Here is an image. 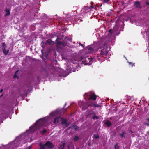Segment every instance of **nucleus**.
<instances>
[{
  "mask_svg": "<svg viewBox=\"0 0 149 149\" xmlns=\"http://www.w3.org/2000/svg\"><path fill=\"white\" fill-rule=\"evenodd\" d=\"M115 43L114 40L106 37L94 44L88 46L87 49L89 52L93 54L96 52L94 57L95 60L97 59L100 61L103 56L106 55L110 50V46H113Z\"/></svg>",
  "mask_w": 149,
  "mask_h": 149,
  "instance_id": "nucleus-1",
  "label": "nucleus"
},
{
  "mask_svg": "<svg viewBox=\"0 0 149 149\" xmlns=\"http://www.w3.org/2000/svg\"><path fill=\"white\" fill-rule=\"evenodd\" d=\"M49 117V116H47L46 117L39 119L36 121L33 126L30 127L29 130L17 137L12 142L9 143L6 146H0V149H11L14 147L22 146V144L21 143L22 140L26 138H28L29 134H32L37 130L39 128V126H44V124L48 121Z\"/></svg>",
  "mask_w": 149,
  "mask_h": 149,
  "instance_id": "nucleus-2",
  "label": "nucleus"
},
{
  "mask_svg": "<svg viewBox=\"0 0 149 149\" xmlns=\"http://www.w3.org/2000/svg\"><path fill=\"white\" fill-rule=\"evenodd\" d=\"M84 97L85 100L79 101L78 102L79 105L80 107H82L83 110H84L87 109L89 105L91 106H94L95 107H99V105L90 103L91 100L93 101L96 100L97 96L95 94H90V93H86L84 95Z\"/></svg>",
  "mask_w": 149,
  "mask_h": 149,
  "instance_id": "nucleus-3",
  "label": "nucleus"
},
{
  "mask_svg": "<svg viewBox=\"0 0 149 149\" xmlns=\"http://www.w3.org/2000/svg\"><path fill=\"white\" fill-rule=\"evenodd\" d=\"M66 104L67 103H66L62 109H58L56 110L52 111L50 113V115L52 117H54L59 115L63 111H66L67 108H66L65 109H64L65 107L66 106Z\"/></svg>",
  "mask_w": 149,
  "mask_h": 149,
  "instance_id": "nucleus-4",
  "label": "nucleus"
},
{
  "mask_svg": "<svg viewBox=\"0 0 149 149\" xmlns=\"http://www.w3.org/2000/svg\"><path fill=\"white\" fill-rule=\"evenodd\" d=\"M90 4L91 5L89 6H84L83 7L82 9L81 10V13L83 15V14H85L88 13L91 11L92 9L94 8V6L93 5V3L92 2H90Z\"/></svg>",
  "mask_w": 149,
  "mask_h": 149,
  "instance_id": "nucleus-5",
  "label": "nucleus"
},
{
  "mask_svg": "<svg viewBox=\"0 0 149 149\" xmlns=\"http://www.w3.org/2000/svg\"><path fill=\"white\" fill-rule=\"evenodd\" d=\"M96 60L95 59V58H94V60L92 58H86L83 61L82 64L85 65H89L92 64L93 61H96Z\"/></svg>",
  "mask_w": 149,
  "mask_h": 149,
  "instance_id": "nucleus-6",
  "label": "nucleus"
},
{
  "mask_svg": "<svg viewBox=\"0 0 149 149\" xmlns=\"http://www.w3.org/2000/svg\"><path fill=\"white\" fill-rule=\"evenodd\" d=\"M66 70L68 73L65 75H59V77H65L68 75L69 73H71V71L72 70L73 72H75L76 71V69L75 68H73L72 69L71 67H70L69 66H67L66 68Z\"/></svg>",
  "mask_w": 149,
  "mask_h": 149,
  "instance_id": "nucleus-7",
  "label": "nucleus"
},
{
  "mask_svg": "<svg viewBox=\"0 0 149 149\" xmlns=\"http://www.w3.org/2000/svg\"><path fill=\"white\" fill-rule=\"evenodd\" d=\"M45 146L47 149H52L54 147L52 143L50 141H47L45 144Z\"/></svg>",
  "mask_w": 149,
  "mask_h": 149,
  "instance_id": "nucleus-8",
  "label": "nucleus"
},
{
  "mask_svg": "<svg viewBox=\"0 0 149 149\" xmlns=\"http://www.w3.org/2000/svg\"><path fill=\"white\" fill-rule=\"evenodd\" d=\"M117 30L118 31H119V29L118 28L117 26L115 25L113 27L112 30L111 29L109 30V31L110 33H111V31H112L113 33H114V34L115 35H116L119 34L118 33H117L116 32V31Z\"/></svg>",
  "mask_w": 149,
  "mask_h": 149,
  "instance_id": "nucleus-9",
  "label": "nucleus"
},
{
  "mask_svg": "<svg viewBox=\"0 0 149 149\" xmlns=\"http://www.w3.org/2000/svg\"><path fill=\"white\" fill-rule=\"evenodd\" d=\"M62 117H58L55 118L53 120V123L54 124L59 123L62 120Z\"/></svg>",
  "mask_w": 149,
  "mask_h": 149,
  "instance_id": "nucleus-10",
  "label": "nucleus"
},
{
  "mask_svg": "<svg viewBox=\"0 0 149 149\" xmlns=\"http://www.w3.org/2000/svg\"><path fill=\"white\" fill-rule=\"evenodd\" d=\"M61 123L64 128L67 127L69 125V124L67 123L66 120L65 119H63L62 120Z\"/></svg>",
  "mask_w": 149,
  "mask_h": 149,
  "instance_id": "nucleus-11",
  "label": "nucleus"
},
{
  "mask_svg": "<svg viewBox=\"0 0 149 149\" xmlns=\"http://www.w3.org/2000/svg\"><path fill=\"white\" fill-rule=\"evenodd\" d=\"M2 50L3 53L5 55H7L9 52V50L8 49L6 51L5 47L2 48Z\"/></svg>",
  "mask_w": 149,
  "mask_h": 149,
  "instance_id": "nucleus-12",
  "label": "nucleus"
},
{
  "mask_svg": "<svg viewBox=\"0 0 149 149\" xmlns=\"http://www.w3.org/2000/svg\"><path fill=\"white\" fill-rule=\"evenodd\" d=\"M39 146L40 147V149H45L46 146H45V144H43L42 142H40L39 143Z\"/></svg>",
  "mask_w": 149,
  "mask_h": 149,
  "instance_id": "nucleus-13",
  "label": "nucleus"
},
{
  "mask_svg": "<svg viewBox=\"0 0 149 149\" xmlns=\"http://www.w3.org/2000/svg\"><path fill=\"white\" fill-rule=\"evenodd\" d=\"M105 124L107 127H109L111 125V123L109 121L107 120L105 122Z\"/></svg>",
  "mask_w": 149,
  "mask_h": 149,
  "instance_id": "nucleus-14",
  "label": "nucleus"
},
{
  "mask_svg": "<svg viewBox=\"0 0 149 149\" xmlns=\"http://www.w3.org/2000/svg\"><path fill=\"white\" fill-rule=\"evenodd\" d=\"M134 5L136 7L139 8L140 6V3L139 1H135Z\"/></svg>",
  "mask_w": 149,
  "mask_h": 149,
  "instance_id": "nucleus-15",
  "label": "nucleus"
},
{
  "mask_svg": "<svg viewBox=\"0 0 149 149\" xmlns=\"http://www.w3.org/2000/svg\"><path fill=\"white\" fill-rule=\"evenodd\" d=\"M80 139V137L77 136H75L73 138V139L75 142L77 141Z\"/></svg>",
  "mask_w": 149,
  "mask_h": 149,
  "instance_id": "nucleus-16",
  "label": "nucleus"
},
{
  "mask_svg": "<svg viewBox=\"0 0 149 149\" xmlns=\"http://www.w3.org/2000/svg\"><path fill=\"white\" fill-rule=\"evenodd\" d=\"M5 11L6 13H6L5 14V16H8V15H10V10H8L7 9H6L5 10Z\"/></svg>",
  "mask_w": 149,
  "mask_h": 149,
  "instance_id": "nucleus-17",
  "label": "nucleus"
},
{
  "mask_svg": "<svg viewBox=\"0 0 149 149\" xmlns=\"http://www.w3.org/2000/svg\"><path fill=\"white\" fill-rule=\"evenodd\" d=\"M142 21H139L138 20L135 23V24L137 25V26H141L142 25V24H141V22Z\"/></svg>",
  "mask_w": 149,
  "mask_h": 149,
  "instance_id": "nucleus-18",
  "label": "nucleus"
},
{
  "mask_svg": "<svg viewBox=\"0 0 149 149\" xmlns=\"http://www.w3.org/2000/svg\"><path fill=\"white\" fill-rule=\"evenodd\" d=\"M58 39H59V38H57L56 40V41L57 42V43L60 45H63L64 44V42H57V40Z\"/></svg>",
  "mask_w": 149,
  "mask_h": 149,
  "instance_id": "nucleus-19",
  "label": "nucleus"
},
{
  "mask_svg": "<svg viewBox=\"0 0 149 149\" xmlns=\"http://www.w3.org/2000/svg\"><path fill=\"white\" fill-rule=\"evenodd\" d=\"M125 133L124 132H123L121 134H119V135L122 138L125 137Z\"/></svg>",
  "mask_w": 149,
  "mask_h": 149,
  "instance_id": "nucleus-20",
  "label": "nucleus"
},
{
  "mask_svg": "<svg viewBox=\"0 0 149 149\" xmlns=\"http://www.w3.org/2000/svg\"><path fill=\"white\" fill-rule=\"evenodd\" d=\"M92 118L93 120H95V119H99V117L95 115L93 116Z\"/></svg>",
  "mask_w": 149,
  "mask_h": 149,
  "instance_id": "nucleus-21",
  "label": "nucleus"
},
{
  "mask_svg": "<svg viewBox=\"0 0 149 149\" xmlns=\"http://www.w3.org/2000/svg\"><path fill=\"white\" fill-rule=\"evenodd\" d=\"M110 0H103V2L104 3H109V1H110Z\"/></svg>",
  "mask_w": 149,
  "mask_h": 149,
  "instance_id": "nucleus-22",
  "label": "nucleus"
},
{
  "mask_svg": "<svg viewBox=\"0 0 149 149\" xmlns=\"http://www.w3.org/2000/svg\"><path fill=\"white\" fill-rule=\"evenodd\" d=\"M46 42L47 43H48L49 44H50L52 43V41L50 39H48L46 41Z\"/></svg>",
  "mask_w": 149,
  "mask_h": 149,
  "instance_id": "nucleus-23",
  "label": "nucleus"
},
{
  "mask_svg": "<svg viewBox=\"0 0 149 149\" xmlns=\"http://www.w3.org/2000/svg\"><path fill=\"white\" fill-rule=\"evenodd\" d=\"M93 138H95V139H98L99 138V136L97 135L94 134L93 136Z\"/></svg>",
  "mask_w": 149,
  "mask_h": 149,
  "instance_id": "nucleus-24",
  "label": "nucleus"
},
{
  "mask_svg": "<svg viewBox=\"0 0 149 149\" xmlns=\"http://www.w3.org/2000/svg\"><path fill=\"white\" fill-rule=\"evenodd\" d=\"M73 128L74 129H75V130H78L79 128V127H78L77 125H74L73 126Z\"/></svg>",
  "mask_w": 149,
  "mask_h": 149,
  "instance_id": "nucleus-25",
  "label": "nucleus"
},
{
  "mask_svg": "<svg viewBox=\"0 0 149 149\" xmlns=\"http://www.w3.org/2000/svg\"><path fill=\"white\" fill-rule=\"evenodd\" d=\"M129 65L130 66L132 67L133 66H134V64L132 62H128Z\"/></svg>",
  "mask_w": 149,
  "mask_h": 149,
  "instance_id": "nucleus-26",
  "label": "nucleus"
},
{
  "mask_svg": "<svg viewBox=\"0 0 149 149\" xmlns=\"http://www.w3.org/2000/svg\"><path fill=\"white\" fill-rule=\"evenodd\" d=\"M46 131H47L45 129H44L43 131L41 132V133L42 134H44L46 132Z\"/></svg>",
  "mask_w": 149,
  "mask_h": 149,
  "instance_id": "nucleus-27",
  "label": "nucleus"
},
{
  "mask_svg": "<svg viewBox=\"0 0 149 149\" xmlns=\"http://www.w3.org/2000/svg\"><path fill=\"white\" fill-rule=\"evenodd\" d=\"M18 72V71H17L15 72V74L14 75L13 77L14 78H16L17 77V73Z\"/></svg>",
  "mask_w": 149,
  "mask_h": 149,
  "instance_id": "nucleus-28",
  "label": "nucleus"
},
{
  "mask_svg": "<svg viewBox=\"0 0 149 149\" xmlns=\"http://www.w3.org/2000/svg\"><path fill=\"white\" fill-rule=\"evenodd\" d=\"M37 79L38 81H39L41 80V78H40V77L39 76L37 77Z\"/></svg>",
  "mask_w": 149,
  "mask_h": 149,
  "instance_id": "nucleus-29",
  "label": "nucleus"
},
{
  "mask_svg": "<svg viewBox=\"0 0 149 149\" xmlns=\"http://www.w3.org/2000/svg\"><path fill=\"white\" fill-rule=\"evenodd\" d=\"M129 133H131L132 134V133H134V132H133L131 130H129Z\"/></svg>",
  "mask_w": 149,
  "mask_h": 149,
  "instance_id": "nucleus-30",
  "label": "nucleus"
},
{
  "mask_svg": "<svg viewBox=\"0 0 149 149\" xmlns=\"http://www.w3.org/2000/svg\"><path fill=\"white\" fill-rule=\"evenodd\" d=\"M68 40L69 41H70V42H71L72 41V38H70Z\"/></svg>",
  "mask_w": 149,
  "mask_h": 149,
  "instance_id": "nucleus-31",
  "label": "nucleus"
},
{
  "mask_svg": "<svg viewBox=\"0 0 149 149\" xmlns=\"http://www.w3.org/2000/svg\"><path fill=\"white\" fill-rule=\"evenodd\" d=\"M27 96V94H25L24 95H22V97H23V96L24 97H26Z\"/></svg>",
  "mask_w": 149,
  "mask_h": 149,
  "instance_id": "nucleus-32",
  "label": "nucleus"
},
{
  "mask_svg": "<svg viewBox=\"0 0 149 149\" xmlns=\"http://www.w3.org/2000/svg\"><path fill=\"white\" fill-rule=\"evenodd\" d=\"M79 45L82 46L83 47H84V46H83V45L80 43H79Z\"/></svg>",
  "mask_w": 149,
  "mask_h": 149,
  "instance_id": "nucleus-33",
  "label": "nucleus"
},
{
  "mask_svg": "<svg viewBox=\"0 0 149 149\" xmlns=\"http://www.w3.org/2000/svg\"><path fill=\"white\" fill-rule=\"evenodd\" d=\"M146 124L148 126H149V122L147 123H146Z\"/></svg>",
  "mask_w": 149,
  "mask_h": 149,
  "instance_id": "nucleus-34",
  "label": "nucleus"
},
{
  "mask_svg": "<svg viewBox=\"0 0 149 149\" xmlns=\"http://www.w3.org/2000/svg\"><path fill=\"white\" fill-rule=\"evenodd\" d=\"M117 146V145L116 144L115 145L114 147H115V149H117L116 146Z\"/></svg>",
  "mask_w": 149,
  "mask_h": 149,
  "instance_id": "nucleus-35",
  "label": "nucleus"
},
{
  "mask_svg": "<svg viewBox=\"0 0 149 149\" xmlns=\"http://www.w3.org/2000/svg\"><path fill=\"white\" fill-rule=\"evenodd\" d=\"M132 136L133 137H134L135 136V135L134 134H133L132 133Z\"/></svg>",
  "mask_w": 149,
  "mask_h": 149,
  "instance_id": "nucleus-36",
  "label": "nucleus"
},
{
  "mask_svg": "<svg viewBox=\"0 0 149 149\" xmlns=\"http://www.w3.org/2000/svg\"><path fill=\"white\" fill-rule=\"evenodd\" d=\"M3 91V90L2 89H1V90L0 91V93L2 92Z\"/></svg>",
  "mask_w": 149,
  "mask_h": 149,
  "instance_id": "nucleus-37",
  "label": "nucleus"
},
{
  "mask_svg": "<svg viewBox=\"0 0 149 149\" xmlns=\"http://www.w3.org/2000/svg\"><path fill=\"white\" fill-rule=\"evenodd\" d=\"M28 148H30V149H31V146H29Z\"/></svg>",
  "mask_w": 149,
  "mask_h": 149,
  "instance_id": "nucleus-38",
  "label": "nucleus"
},
{
  "mask_svg": "<svg viewBox=\"0 0 149 149\" xmlns=\"http://www.w3.org/2000/svg\"><path fill=\"white\" fill-rule=\"evenodd\" d=\"M130 21L131 22V23H133V22L132 21L130 20Z\"/></svg>",
  "mask_w": 149,
  "mask_h": 149,
  "instance_id": "nucleus-39",
  "label": "nucleus"
},
{
  "mask_svg": "<svg viewBox=\"0 0 149 149\" xmlns=\"http://www.w3.org/2000/svg\"><path fill=\"white\" fill-rule=\"evenodd\" d=\"M27 141H26V142H25L23 143H24L26 142H27Z\"/></svg>",
  "mask_w": 149,
  "mask_h": 149,
  "instance_id": "nucleus-40",
  "label": "nucleus"
},
{
  "mask_svg": "<svg viewBox=\"0 0 149 149\" xmlns=\"http://www.w3.org/2000/svg\"><path fill=\"white\" fill-rule=\"evenodd\" d=\"M42 47H43V48H44V47H43V45H42Z\"/></svg>",
  "mask_w": 149,
  "mask_h": 149,
  "instance_id": "nucleus-41",
  "label": "nucleus"
},
{
  "mask_svg": "<svg viewBox=\"0 0 149 149\" xmlns=\"http://www.w3.org/2000/svg\"><path fill=\"white\" fill-rule=\"evenodd\" d=\"M28 149H30V148H28Z\"/></svg>",
  "mask_w": 149,
  "mask_h": 149,
  "instance_id": "nucleus-42",
  "label": "nucleus"
},
{
  "mask_svg": "<svg viewBox=\"0 0 149 149\" xmlns=\"http://www.w3.org/2000/svg\"><path fill=\"white\" fill-rule=\"evenodd\" d=\"M4 45H5V43H4L3 44V45H4Z\"/></svg>",
  "mask_w": 149,
  "mask_h": 149,
  "instance_id": "nucleus-43",
  "label": "nucleus"
},
{
  "mask_svg": "<svg viewBox=\"0 0 149 149\" xmlns=\"http://www.w3.org/2000/svg\"><path fill=\"white\" fill-rule=\"evenodd\" d=\"M26 100L27 101H28V100H27V99Z\"/></svg>",
  "mask_w": 149,
  "mask_h": 149,
  "instance_id": "nucleus-44",
  "label": "nucleus"
},
{
  "mask_svg": "<svg viewBox=\"0 0 149 149\" xmlns=\"http://www.w3.org/2000/svg\"><path fill=\"white\" fill-rule=\"evenodd\" d=\"M10 119H11V117H10Z\"/></svg>",
  "mask_w": 149,
  "mask_h": 149,
  "instance_id": "nucleus-45",
  "label": "nucleus"
},
{
  "mask_svg": "<svg viewBox=\"0 0 149 149\" xmlns=\"http://www.w3.org/2000/svg\"><path fill=\"white\" fill-rule=\"evenodd\" d=\"M68 108H69V106H68Z\"/></svg>",
  "mask_w": 149,
  "mask_h": 149,
  "instance_id": "nucleus-46",
  "label": "nucleus"
}]
</instances>
